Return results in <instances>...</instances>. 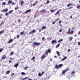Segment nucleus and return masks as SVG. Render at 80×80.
Masks as SVG:
<instances>
[{"instance_id": "nucleus-1", "label": "nucleus", "mask_w": 80, "mask_h": 80, "mask_svg": "<svg viewBox=\"0 0 80 80\" xmlns=\"http://www.w3.org/2000/svg\"><path fill=\"white\" fill-rule=\"evenodd\" d=\"M63 66V64H61L58 65L57 64L55 66V68L56 69H59L60 68L62 67Z\"/></svg>"}, {"instance_id": "nucleus-2", "label": "nucleus", "mask_w": 80, "mask_h": 80, "mask_svg": "<svg viewBox=\"0 0 80 80\" xmlns=\"http://www.w3.org/2000/svg\"><path fill=\"white\" fill-rule=\"evenodd\" d=\"M68 68H67L65 69L64 70H62V74H64L65 73H66L67 71L68 70Z\"/></svg>"}, {"instance_id": "nucleus-3", "label": "nucleus", "mask_w": 80, "mask_h": 80, "mask_svg": "<svg viewBox=\"0 0 80 80\" xmlns=\"http://www.w3.org/2000/svg\"><path fill=\"white\" fill-rule=\"evenodd\" d=\"M33 43L35 46H38V45H40V43H37L36 42H34Z\"/></svg>"}, {"instance_id": "nucleus-4", "label": "nucleus", "mask_w": 80, "mask_h": 80, "mask_svg": "<svg viewBox=\"0 0 80 80\" xmlns=\"http://www.w3.org/2000/svg\"><path fill=\"white\" fill-rule=\"evenodd\" d=\"M8 12V9L7 8L6 9H4L1 11L2 12Z\"/></svg>"}, {"instance_id": "nucleus-5", "label": "nucleus", "mask_w": 80, "mask_h": 80, "mask_svg": "<svg viewBox=\"0 0 80 80\" xmlns=\"http://www.w3.org/2000/svg\"><path fill=\"white\" fill-rule=\"evenodd\" d=\"M35 32H36V30H33L32 31H31L29 32V34L30 35L31 34H32V33H35Z\"/></svg>"}, {"instance_id": "nucleus-6", "label": "nucleus", "mask_w": 80, "mask_h": 80, "mask_svg": "<svg viewBox=\"0 0 80 80\" xmlns=\"http://www.w3.org/2000/svg\"><path fill=\"white\" fill-rule=\"evenodd\" d=\"M45 57H46L45 55H43L41 56V59H45Z\"/></svg>"}, {"instance_id": "nucleus-7", "label": "nucleus", "mask_w": 80, "mask_h": 80, "mask_svg": "<svg viewBox=\"0 0 80 80\" xmlns=\"http://www.w3.org/2000/svg\"><path fill=\"white\" fill-rule=\"evenodd\" d=\"M31 12V9L28 10L24 12V13L25 14H27V13H28V12Z\"/></svg>"}, {"instance_id": "nucleus-8", "label": "nucleus", "mask_w": 80, "mask_h": 80, "mask_svg": "<svg viewBox=\"0 0 80 80\" xmlns=\"http://www.w3.org/2000/svg\"><path fill=\"white\" fill-rule=\"evenodd\" d=\"M7 58V56L5 55H3L2 56V58H1V60H3V59H5V58Z\"/></svg>"}, {"instance_id": "nucleus-9", "label": "nucleus", "mask_w": 80, "mask_h": 80, "mask_svg": "<svg viewBox=\"0 0 80 80\" xmlns=\"http://www.w3.org/2000/svg\"><path fill=\"white\" fill-rule=\"evenodd\" d=\"M21 7H23V5L24 4V2L23 1H21Z\"/></svg>"}, {"instance_id": "nucleus-10", "label": "nucleus", "mask_w": 80, "mask_h": 80, "mask_svg": "<svg viewBox=\"0 0 80 80\" xmlns=\"http://www.w3.org/2000/svg\"><path fill=\"white\" fill-rule=\"evenodd\" d=\"M56 42H57V41H56V40H52L51 42V43L53 45V44L55 43H56Z\"/></svg>"}, {"instance_id": "nucleus-11", "label": "nucleus", "mask_w": 80, "mask_h": 80, "mask_svg": "<svg viewBox=\"0 0 80 80\" xmlns=\"http://www.w3.org/2000/svg\"><path fill=\"white\" fill-rule=\"evenodd\" d=\"M14 66V67H15L16 68H17V67H18V63H17L15 64Z\"/></svg>"}, {"instance_id": "nucleus-12", "label": "nucleus", "mask_w": 80, "mask_h": 80, "mask_svg": "<svg viewBox=\"0 0 80 80\" xmlns=\"http://www.w3.org/2000/svg\"><path fill=\"white\" fill-rule=\"evenodd\" d=\"M40 13H44L45 12V9H42L40 11Z\"/></svg>"}, {"instance_id": "nucleus-13", "label": "nucleus", "mask_w": 80, "mask_h": 80, "mask_svg": "<svg viewBox=\"0 0 80 80\" xmlns=\"http://www.w3.org/2000/svg\"><path fill=\"white\" fill-rule=\"evenodd\" d=\"M46 28H47V27H46V26H42V29H41V30H43V29H45Z\"/></svg>"}, {"instance_id": "nucleus-14", "label": "nucleus", "mask_w": 80, "mask_h": 80, "mask_svg": "<svg viewBox=\"0 0 80 80\" xmlns=\"http://www.w3.org/2000/svg\"><path fill=\"white\" fill-rule=\"evenodd\" d=\"M67 34H70V28H69L68 31L67 32Z\"/></svg>"}, {"instance_id": "nucleus-15", "label": "nucleus", "mask_w": 80, "mask_h": 80, "mask_svg": "<svg viewBox=\"0 0 80 80\" xmlns=\"http://www.w3.org/2000/svg\"><path fill=\"white\" fill-rule=\"evenodd\" d=\"M8 4H11L12 2V1L11 0H9L8 2Z\"/></svg>"}, {"instance_id": "nucleus-16", "label": "nucleus", "mask_w": 80, "mask_h": 80, "mask_svg": "<svg viewBox=\"0 0 80 80\" xmlns=\"http://www.w3.org/2000/svg\"><path fill=\"white\" fill-rule=\"evenodd\" d=\"M13 41V39H11L8 42V43H10Z\"/></svg>"}, {"instance_id": "nucleus-17", "label": "nucleus", "mask_w": 80, "mask_h": 80, "mask_svg": "<svg viewBox=\"0 0 80 80\" xmlns=\"http://www.w3.org/2000/svg\"><path fill=\"white\" fill-rule=\"evenodd\" d=\"M21 74L22 75H26V73L23 72H21Z\"/></svg>"}, {"instance_id": "nucleus-18", "label": "nucleus", "mask_w": 80, "mask_h": 80, "mask_svg": "<svg viewBox=\"0 0 80 80\" xmlns=\"http://www.w3.org/2000/svg\"><path fill=\"white\" fill-rule=\"evenodd\" d=\"M13 53H14V52H11L9 55L10 56H11V55H13Z\"/></svg>"}, {"instance_id": "nucleus-19", "label": "nucleus", "mask_w": 80, "mask_h": 80, "mask_svg": "<svg viewBox=\"0 0 80 80\" xmlns=\"http://www.w3.org/2000/svg\"><path fill=\"white\" fill-rule=\"evenodd\" d=\"M13 12V10H12L8 12V13L9 14H10L11 13H12V12Z\"/></svg>"}, {"instance_id": "nucleus-20", "label": "nucleus", "mask_w": 80, "mask_h": 80, "mask_svg": "<svg viewBox=\"0 0 80 80\" xmlns=\"http://www.w3.org/2000/svg\"><path fill=\"white\" fill-rule=\"evenodd\" d=\"M28 78V77H25L22 79V80H27V79Z\"/></svg>"}, {"instance_id": "nucleus-21", "label": "nucleus", "mask_w": 80, "mask_h": 80, "mask_svg": "<svg viewBox=\"0 0 80 80\" xmlns=\"http://www.w3.org/2000/svg\"><path fill=\"white\" fill-rule=\"evenodd\" d=\"M28 68V66H27L23 68V69H24V70H27V68Z\"/></svg>"}, {"instance_id": "nucleus-22", "label": "nucleus", "mask_w": 80, "mask_h": 80, "mask_svg": "<svg viewBox=\"0 0 80 80\" xmlns=\"http://www.w3.org/2000/svg\"><path fill=\"white\" fill-rule=\"evenodd\" d=\"M10 71L9 70H8L6 72V74H9L10 73Z\"/></svg>"}, {"instance_id": "nucleus-23", "label": "nucleus", "mask_w": 80, "mask_h": 80, "mask_svg": "<svg viewBox=\"0 0 80 80\" xmlns=\"http://www.w3.org/2000/svg\"><path fill=\"white\" fill-rule=\"evenodd\" d=\"M50 12H51V13H53V12H55V10L51 9V10H50Z\"/></svg>"}, {"instance_id": "nucleus-24", "label": "nucleus", "mask_w": 80, "mask_h": 80, "mask_svg": "<svg viewBox=\"0 0 80 80\" xmlns=\"http://www.w3.org/2000/svg\"><path fill=\"white\" fill-rule=\"evenodd\" d=\"M25 32V31H23L22 32H21L20 33V34L21 35H22L24 34V32Z\"/></svg>"}, {"instance_id": "nucleus-25", "label": "nucleus", "mask_w": 80, "mask_h": 80, "mask_svg": "<svg viewBox=\"0 0 80 80\" xmlns=\"http://www.w3.org/2000/svg\"><path fill=\"white\" fill-rule=\"evenodd\" d=\"M57 54L59 57L60 56V52L58 51L56 52Z\"/></svg>"}, {"instance_id": "nucleus-26", "label": "nucleus", "mask_w": 80, "mask_h": 80, "mask_svg": "<svg viewBox=\"0 0 80 80\" xmlns=\"http://www.w3.org/2000/svg\"><path fill=\"white\" fill-rule=\"evenodd\" d=\"M60 43H58V45H57L56 46V48H57L58 47H59V46H60Z\"/></svg>"}, {"instance_id": "nucleus-27", "label": "nucleus", "mask_w": 80, "mask_h": 80, "mask_svg": "<svg viewBox=\"0 0 80 80\" xmlns=\"http://www.w3.org/2000/svg\"><path fill=\"white\" fill-rule=\"evenodd\" d=\"M47 51L48 52V53H50V52H51V50L50 49H48Z\"/></svg>"}, {"instance_id": "nucleus-28", "label": "nucleus", "mask_w": 80, "mask_h": 80, "mask_svg": "<svg viewBox=\"0 0 80 80\" xmlns=\"http://www.w3.org/2000/svg\"><path fill=\"white\" fill-rule=\"evenodd\" d=\"M49 3H50V1H49V0H47V2H46L47 4H48Z\"/></svg>"}, {"instance_id": "nucleus-29", "label": "nucleus", "mask_w": 80, "mask_h": 80, "mask_svg": "<svg viewBox=\"0 0 80 80\" xmlns=\"http://www.w3.org/2000/svg\"><path fill=\"white\" fill-rule=\"evenodd\" d=\"M59 12L60 11H57V12L55 14V15H57V14H58Z\"/></svg>"}, {"instance_id": "nucleus-30", "label": "nucleus", "mask_w": 80, "mask_h": 80, "mask_svg": "<svg viewBox=\"0 0 80 80\" xmlns=\"http://www.w3.org/2000/svg\"><path fill=\"white\" fill-rule=\"evenodd\" d=\"M62 41H63V39H61L59 40L58 42V43H59V42H62Z\"/></svg>"}, {"instance_id": "nucleus-31", "label": "nucleus", "mask_w": 80, "mask_h": 80, "mask_svg": "<svg viewBox=\"0 0 80 80\" xmlns=\"http://www.w3.org/2000/svg\"><path fill=\"white\" fill-rule=\"evenodd\" d=\"M4 31H5V30H3V31H1L0 32V34H1V33H3V32H4Z\"/></svg>"}, {"instance_id": "nucleus-32", "label": "nucleus", "mask_w": 80, "mask_h": 80, "mask_svg": "<svg viewBox=\"0 0 80 80\" xmlns=\"http://www.w3.org/2000/svg\"><path fill=\"white\" fill-rule=\"evenodd\" d=\"M18 8H19V7L18 6L17 7H16L15 8V10H18Z\"/></svg>"}, {"instance_id": "nucleus-33", "label": "nucleus", "mask_w": 80, "mask_h": 80, "mask_svg": "<svg viewBox=\"0 0 80 80\" xmlns=\"http://www.w3.org/2000/svg\"><path fill=\"white\" fill-rule=\"evenodd\" d=\"M3 48H0V52H2V51H3Z\"/></svg>"}, {"instance_id": "nucleus-34", "label": "nucleus", "mask_w": 80, "mask_h": 80, "mask_svg": "<svg viewBox=\"0 0 80 80\" xmlns=\"http://www.w3.org/2000/svg\"><path fill=\"white\" fill-rule=\"evenodd\" d=\"M42 39L43 40V41H45V37H43L42 38Z\"/></svg>"}, {"instance_id": "nucleus-35", "label": "nucleus", "mask_w": 80, "mask_h": 80, "mask_svg": "<svg viewBox=\"0 0 80 80\" xmlns=\"http://www.w3.org/2000/svg\"><path fill=\"white\" fill-rule=\"evenodd\" d=\"M2 16L3 15L2 14H0V18L1 19H2Z\"/></svg>"}, {"instance_id": "nucleus-36", "label": "nucleus", "mask_w": 80, "mask_h": 80, "mask_svg": "<svg viewBox=\"0 0 80 80\" xmlns=\"http://www.w3.org/2000/svg\"><path fill=\"white\" fill-rule=\"evenodd\" d=\"M71 74H72V75H74V74H75V71H73L72 72H71Z\"/></svg>"}, {"instance_id": "nucleus-37", "label": "nucleus", "mask_w": 80, "mask_h": 80, "mask_svg": "<svg viewBox=\"0 0 80 80\" xmlns=\"http://www.w3.org/2000/svg\"><path fill=\"white\" fill-rule=\"evenodd\" d=\"M38 75L39 77H41V76H42V74H41V73H38Z\"/></svg>"}, {"instance_id": "nucleus-38", "label": "nucleus", "mask_w": 80, "mask_h": 80, "mask_svg": "<svg viewBox=\"0 0 80 80\" xmlns=\"http://www.w3.org/2000/svg\"><path fill=\"white\" fill-rule=\"evenodd\" d=\"M35 57H33L32 58V59H31V60H34V59H35Z\"/></svg>"}, {"instance_id": "nucleus-39", "label": "nucleus", "mask_w": 80, "mask_h": 80, "mask_svg": "<svg viewBox=\"0 0 80 80\" xmlns=\"http://www.w3.org/2000/svg\"><path fill=\"white\" fill-rule=\"evenodd\" d=\"M3 23H4V21H2L1 24V25H2V24H3Z\"/></svg>"}, {"instance_id": "nucleus-40", "label": "nucleus", "mask_w": 80, "mask_h": 80, "mask_svg": "<svg viewBox=\"0 0 80 80\" xmlns=\"http://www.w3.org/2000/svg\"><path fill=\"white\" fill-rule=\"evenodd\" d=\"M60 20V18H58L57 19H56L55 21H56V22H57V21H58V20Z\"/></svg>"}, {"instance_id": "nucleus-41", "label": "nucleus", "mask_w": 80, "mask_h": 80, "mask_svg": "<svg viewBox=\"0 0 80 80\" xmlns=\"http://www.w3.org/2000/svg\"><path fill=\"white\" fill-rule=\"evenodd\" d=\"M5 15H6V16H8V13H7V12H6L5 13Z\"/></svg>"}, {"instance_id": "nucleus-42", "label": "nucleus", "mask_w": 80, "mask_h": 80, "mask_svg": "<svg viewBox=\"0 0 80 80\" xmlns=\"http://www.w3.org/2000/svg\"><path fill=\"white\" fill-rule=\"evenodd\" d=\"M56 21L53 22H52V24H55V22H56Z\"/></svg>"}, {"instance_id": "nucleus-43", "label": "nucleus", "mask_w": 80, "mask_h": 80, "mask_svg": "<svg viewBox=\"0 0 80 80\" xmlns=\"http://www.w3.org/2000/svg\"><path fill=\"white\" fill-rule=\"evenodd\" d=\"M6 4H5V2H4L2 3V5H5Z\"/></svg>"}, {"instance_id": "nucleus-44", "label": "nucleus", "mask_w": 80, "mask_h": 80, "mask_svg": "<svg viewBox=\"0 0 80 80\" xmlns=\"http://www.w3.org/2000/svg\"><path fill=\"white\" fill-rule=\"evenodd\" d=\"M13 75H14V73H12L11 75V77H13Z\"/></svg>"}, {"instance_id": "nucleus-45", "label": "nucleus", "mask_w": 80, "mask_h": 80, "mask_svg": "<svg viewBox=\"0 0 80 80\" xmlns=\"http://www.w3.org/2000/svg\"><path fill=\"white\" fill-rule=\"evenodd\" d=\"M19 37H20V35H18L17 36V38H18Z\"/></svg>"}, {"instance_id": "nucleus-46", "label": "nucleus", "mask_w": 80, "mask_h": 80, "mask_svg": "<svg viewBox=\"0 0 80 80\" xmlns=\"http://www.w3.org/2000/svg\"><path fill=\"white\" fill-rule=\"evenodd\" d=\"M43 73H44V72L43 71H42V73H41V75H43Z\"/></svg>"}, {"instance_id": "nucleus-47", "label": "nucleus", "mask_w": 80, "mask_h": 80, "mask_svg": "<svg viewBox=\"0 0 80 80\" xmlns=\"http://www.w3.org/2000/svg\"><path fill=\"white\" fill-rule=\"evenodd\" d=\"M80 7V5H79V6H78L77 7V8L78 9V8H79Z\"/></svg>"}, {"instance_id": "nucleus-48", "label": "nucleus", "mask_w": 80, "mask_h": 80, "mask_svg": "<svg viewBox=\"0 0 80 80\" xmlns=\"http://www.w3.org/2000/svg\"><path fill=\"white\" fill-rule=\"evenodd\" d=\"M67 6H68V7H70V4H68L67 5Z\"/></svg>"}, {"instance_id": "nucleus-49", "label": "nucleus", "mask_w": 80, "mask_h": 80, "mask_svg": "<svg viewBox=\"0 0 80 80\" xmlns=\"http://www.w3.org/2000/svg\"><path fill=\"white\" fill-rule=\"evenodd\" d=\"M45 54L46 55H48V52L47 51L46 52Z\"/></svg>"}, {"instance_id": "nucleus-50", "label": "nucleus", "mask_w": 80, "mask_h": 80, "mask_svg": "<svg viewBox=\"0 0 80 80\" xmlns=\"http://www.w3.org/2000/svg\"><path fill=\"white\" fill-rule=\"evenodd\" d=\"M73 33V31H72L71 32H70V33Z\"/></svg>"}, {"instance_id": "nucleus-51", "label": "nucleus", "mask_w": 80, "mask_h": 80, "mask_svg": "<svg viewBox=\"0 0 80 80\" xmlns=\"http://www.w3.org/2000/svg\"><path fill=\"white\" fill-rule=\"evenodd\" d=\"M61 22H62V21H59V24H60V23H61Z\"/></svg>"}, {"instance_id": "nucleus-52", "label": "nucleus", "mask_w": 80, "mask_h": 80, "mask_svg": "<svg viewBox=\"0 0 80 80\" xmlns=\"http://www.w3.org/2000/svg\"><path fill=\"white\" fill-rule=\"evenodd\" d=\"M21 20L20 19H18V22H20Z\"/></svg>"}, {"instance_id": "nucleus-53", "label": "nucleus", "mask_w": 80, "mask_h": 80, "mask_svg": "<svg viewBox=\"0 0 80 80\" xmlns=\"http://www.w3.org/2000/svg\"><path fill=\"white\" fill-rule=\"evenodd\" d=\"M38 3V1H36L35 2V3Z\"/></svg>"}, {"instance_id": "nucleus-54", "label": "nucleus", "mask_w": 80, "mask_h": 80, "mask_svg": "<svg viewBox=\"0 0 80 80\" xmlns=\"http://www.w3.org/2000/svg\"><path fill=\"white\" fill-rule=\"evenodd\" d=\"M62 30H61V29H60V30H59V32H62Z\"/></svg>"}, {"instance_id": "nucleus-55", "label": "nucleus", "mask_w": 80, "mask_h": 80, "mask_svg": "<svg viewBox=\"0 0 80 80\" xmlns=\"http://www.w3.org/2000/svg\"><path fill=\"white\" fill-rule=\"evenodd\" d=\"M63 58L64 60H65V59H66V58H67V57H64Z\"/></svg>"}, {"instance_id": "nucleus-56", "label": "nucleus", "mask_w": 80, "mask_h": 80, "mask_svg": "<svg viewBox=\"0 0 80 80\" xmlns=\"http://www.w3.org/2000/svg\"><path fill=\"white\" fill-rule=\"evenodd\" d=\"M78 45H79L80 46V42H78Z\"/></svg>"}, {"instance_id": "nucleus-57", "label": "nucleus", "mask_w": 80, "mask_h": 80, "mask_svg": "<svg viewBox=\"0 0 80 80\" xmlns=\"http://www.w3.org/2000/svg\"><path fill=\"white\" fill-rule=\"evenodd\" d=\"M33 6H35V3H34L33 4H32Z\"/></svg>"}, {"instance_id": "nucleus-58", "label": "nucleus", "mask_w": 80, "mask_h": 80, "mask_svg": "<svg viewBox=\"0 0 80 80\" xmlns=\"http://www.w3.org/2000/svg\"><path fill=\"white\" fill-rule=\"evenodd\" d=\"M9 63H11V62H12V61L11 60H10L9 61Z\"/></svg>"}, {"instance_id": "nucleus-59", "label": "nucleus", "mask_w": 80, "mask_h": 80, "mask_svg": "<svg viewBox=\"0 0 80 80\" xmlns=\"http://www.w3.org/2000/svg\"><path fill=\"white\" fill-rule=\"evenodd\" d=\"M11 4L12 5H15V3L14 2H12Z\"/></svg>"}, {"instance_id": "nucleus-60", "label": "nucleus", "mask_w": 80, "mask_h": 80, "mask_svg": "<svg viewBox=\"0 0 80 80\" xmlns=\"http://www.w3.org/2000/svg\"><path fill=\"white\" fill-rule=\"evenodd\" d=\"M62 61H63V60H65V59L63 58L62 59Z\"/></svg>"}, {"instance_id": "nucleus-61", "label": "nucleus", "mask_w": 80, "mask_h": 80, "mask_svg": "<svg viewBox=\"0 0 80 80\" xmlns=\"http://www.w3.org/2000/svg\"><path fill=\"white\" fill-rule=\"evenodd\" d=\"M72 39H73V38L71 37L70 40H72Z\"/></svg>"}, {"instance_id": "nucleus-62", "label": "nucleus", "mask_w": 80, "mask_h": 80, "mask_svg": "<svg viewBox=\"0 0 80 80\" xmlns=\"http://www.w3.org/2000/svg\"><path fill=\"white\" fill-rule=\"evenodd\" d=\"M70 51V49L68 50V52H69Z\"/></svg>"}, {"instance_id": "nucleus-63", "label": "nucleus", "mask_w": 80, "mask_h": 80, "mask_svg": "<svg viewBox=\"0 0 80 80\" xmlns=\"http://www.w3.org/2000/svg\"><path fill=\"white\" fill-rule=\"evenodd\" d=\"M59 25L60 26V27H62V26L60 24H59Z\"/></svg>"}, {"instance_id": "nucleus-64", "label": "nucleus", "mask_w": 80, "mask_h": 80, "mask_svg": "<svg viewBox=\"0 0 80 80\" xmlns=\"http://www.w3.org/2000/svg\"><path fill=\"white\" fill-rule=\"evenodd\" d=\"M54 58H56V57H57L56 56H54Z\"/></svg>"}]
</instances>
